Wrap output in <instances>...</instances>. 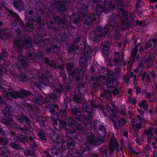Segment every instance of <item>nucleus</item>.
I'll use <instances>...</instances> for the list:
<instances>
[{
	"mask_svg": "<svg viewBox=\"0 0 157 157\" xmlns=\"http://www.w3.org/2000/svg\"><path fill=\"white\" fill-rule=\"evenodd\" d=\"M18 59L21 64L25 68H27L28 72L26 73L28 74H33L32 71L29 63L33 62L35 61L34 56L30 53L28 52L26 54L25 57L21 55L18 56Z\"/></svg>",
	"mask_w": 157,
	"mask_h": 157,
	"instance_id": "6",
	"label": "nucleus"
},
{
	"mask_svg": "<svg viewBox=\"0 0 157 157\" xmlns=\"http://www.w3.org/2000/svg\"><path fill=\"white\" fill-rule=\"evenodd\" d=\"M33 40L36 43L40 44L41 43V40H43V36L40 37L37 35L34 37Z\"/></svg>",
	"mask_w": 157,
	"mask_h": 157,
	"instance_id": "58",
	"label": "nucleus"
},
{
	"mask_svg": "<svg viewBox=\"0 0 157 157\" xmlns=\"http://www.w3.org/2000/svg\"><path fill=\"white\" fill-rule=\"evenodd\" d=\"M35 97L33 100L34 102L39 105H42L43 103L44 97L40 94L36 93L35 94Z\"/></svg>",
	"mask_w": 157,
	"mask_h": 157,
	"instance_id": "19",
	"label": "nucleus"
},
{
	"mask_svg": "<svg viewBox=\"0 0 157 157\" xmlns=\"http://www.w3.org/2000/svg\"><path fill=\"white\" fill-rule=\"evenodd\" d=\"M44 60L45 63L47 64L51 69L54 70L56 68L57 66L54 60H50L48 57H45Z\"/></svg>",
	"mask_w": 157,
	"mask_h": 157,
	"instance_id": "21",
	"label": "nucleus"
},
{
	"mask_svg": "<svg viewBox=\"0 0 157 157\" xmlns=\"http://www.w3.org/2000/svg\"><path fill=\"white\" fill-rule=\"evenodd\" d=\"M48 26L50 29H53L56 32L57 29L56 27L55 22H53L52 21H50Z\"/></svg>",
	"mask_w": 157,
	"mask_h": 157,
	"instance_id": "53",
	"label": "nucleus"
},
{
	"mask_svg": "<svg viewBox=\"0 0 157 157\" xmlns=\"http://www.w3.org/2000/svg\"><path fill=\"white\" fill-rule=\"evenodd\" d=\"M107 146L106 144H104L101 147L100 150L102 155H105V156L107 155Z\"/></svg>",
	"mask_w": 157,
	"mask_h": 157,
	"instance_id": "50",
	"label": "nucleus"
},
{
	"mask_svg": "<svg viewBox=\"0 0 157 157\" xmlns=\"http://www.w3.org/2000/svg\"><path fill=\"white\" fill-rule=\"evenodd\" d=\"M154 129V128L152 127H149L148 129L144 130L143 132V134L144 135L148 136L152 134Z\"/></svg>",
	"mask_w": 157,
	"mask_h": 157,
	"instance_id": "47",
	"label": "nucleus"
},
{
	"mask_svg": "<svg viewBox=\"0 0 157 157\" xmlns=\"http://www.w3.org/2000/svg\"><path fill=\"white\" fill-rule=\"evenodd\" d=\"M102 129V130H98L95 131V132L99 137H104L106 135V129Z\"/></svg>",
	"mask_w": 157,
	"mask_h": 157,
	"instance_id": "39",
	"label": "nucleus"
},
{
	"mask_svg": "<svg viewBox=\"0 0 157 157\" xmlns=\"http://www.w3.org/2000/svg\"><path fill=\"white\" fill-rule=\"evenodd\" d=\"M101 73H103V71L102 70H101V71H100V74L101 75V76H100V77H99L98 76H96L95 77L94 76V77H93V78L91 80V81L90 82V83L91 84L90 85V86H92V88H94L96 87L98 85L97 82L100 81H101V79H100V80L98 81H97L96 80V78L97 77L100 78L102 76H104V74H105L104 73V74H101Z\"/></svg>",
	"mask_w": 157,
	"mask_h": 157,
	"instance_id": "22",
	"label": "nucleus"
},
{
	"mask_svg": "<svg viewBox=\"0 0 157 157\" xmlns=\"http://www.w3.org/2000/svg\"><path fill=\"white\" fill-rule=\"evenodd\" d=\"M66 136L69 138L75 139L77 137V133L74 131L67 129L66 131Z\"/></svg>",
	"mask_w": 157,
	"mask_h": 157,
	"instance_id": "25",
	"label": "nucleus"
},
{
	"mask_svg": "<svg viewBox=\"0 0 157 157\" xmlns=\"http://www.w3.org/2000/svg\"><path fill=\"white\" fill-rule=\"evenodd\" d=\"M73 99L75 102L78 103H82V98L77 94L74 95Z\"/></svg>",
	"mask_w": 157,
	"mask_h": 157,
	"instance_id": "52",
	"label": "nucleus"
},
{
	"mask_svg": "<svg viewBox=\"0 0 157 157\" xmlns=\"http://www.w3.org/2000/svg\"><path fill=\"white\" fill-rule=\"evenodd\" d=\"M47 35H48V34H44L43 35V40H43V44L44 46H48L50 42V36L46 38H44V37L46 36Z\"/></svg>",
	"mask_w": 157,
	"mask_h": 157,
	"instance_id": "43",
	"label": "nucleus"
},
{
	"mask_svg": "<svg viewBox=\"0 0 157 157\" xmlns=\"http://www.w3.org/2000/svg\"><path fill=\"white\" fill-rule=\"evenodd\" d=\"M49 95L50 99L54 102H56L57 100V98L59 97L56 96V94L54 92L51 93Z\"/></svg>",
	"mask_w": 157,
	"mask_h": 157,
	"instance_id": "54",
	"label": "nucleus"
},
{
	"mask_svg": "<svg viewBox=\"0 0 157 157\" xmlns=\"http://www.w3.org/2000/svg\"><path fill=\"white\" fill-rule=\"evenodd\" d=\"M13 44L15 48V51L18 53L22 51V47L27 49L32 47V43L30 38L25 39L22 41L20 36H17V38L15 39Z\"/></svg>",
	"mask_w": 157,
	"mask_h": 157,
	"instance_id": "7",
	"label": "nucleus"
},
{
	"mask_svg": "<svg viewBox=\"0 0 157 157\" xmlns=\"http://www.w3.org/2000/svg\"><path fill=\"white\" fill-rule=\"evenodd\" d=\"M74 64L73 62L68 63L67 64V69L69 72L70 76L77 81L79 80V77L77 73V68H74Z\"/></svg>",
	"mask_w": 157,
	"mask_h": 157,
	"instance_id": "12",
	"label": "nucleus"
},
{
	"mask_svg": "<svg viewBox=\"0 0 157 157\" xmlns=\"http://www.w3.org/2000/svg\"><path fill=\"white\" fill-rule=\"evenodd\" d=\"M120 10L118 11L119 14H116L111 16L109 21V24L113 27L117 25V22L115 20H112V18H116V19H120L122 21L121 22V26L123 30L126 29L130 25V23L128 21V18L127 13L124 11V8L123 6L120 7L118 6Z\"/></svg>",
	"mask_w": 157,
	"mask_h": 157,
	"instance_id": "5",
	"label": "nucleus"
},
{
	"mask_svg": "<svg viewBox=\"0 0 157 157\" xmlns=\"http://www.w3.org/2000/svg\"><path fill=\"white\" fill-rule=\"evenodd\" d=\"M97 19L95 17V14L94 13H90L86 17L84 22V26L86 29L89 28L92 24L93 21H95Z\"/></svg>",
	"mask_w": 157,
	"mask_h": 157,
	"instance_id": "13",
	"label": "nucleus"
},
{
	"mask_svg": "<svg viewBox=\"0 0 157 157\" xmlns=\"http://www.w3.org/2000/svg\"><path fill=\"white\" fill-rule=\"evenodd\" d=\"M23 152L25 155L26 156H36V155L35 153L29 149H27L26 150H24Z\"/></svg>",
	"mask_w": 157,
	"mask_h": 157,
	"instance_id": "48",
	"label": "nucleus"
},
{
	"mask_svg": "<svg viewBox=\"0 0 157 157\" xmlns=\"http://www.w3.org/2000/svg\"><path fill=\"white\" fill-rule=\"evenodd\" d=\"M132 124L134 127L137 130H140L142 126L141 122H138L136 119H133L132 120Z\"/></svg>",
	"mask_w": 157,
	"mask_h": 157,
	"instance_id": "26",
	"label": "nucleus"
},
{
	"mask_svg": "<svg viewBox=\"0 0 157 157\" xmlns=\"http://www.w3.org/2000/svg\"><path fill=\"white\" fill-rule=\"evenodd\" d=\"M118 147V143L115 138H111L109 143V154L112 156L116 147Z\"/></svg>",
	"mask_w": 157,
	"mask_h": 157,
	"instance_id": "17",
	"label": "nucleus"
},
{
	"mask_svg": "<svg viewBox=\"0 0 157 157\" xmlns=\"http://www.w3.org/2000/svg\"><path fill=\"white\" fill-rule=\"evenodd\" d=\"M139 44H137L136 41L135 40L134 44L132 45V50L131 52V57L136 59V54L138 52Z\"/></svg>",
	"mask_w": 157,
	"mask_h": 157,
	"instance_id": "20",
	"label": "nucleus"
},
{
	"mask_svg": "<svg viewBox=\"0 0 157 157\" xmlns=\"http://www.w3.org/2000/svg\"><path fill=\"white\" fill-rule=\"evenodd\" d=\"M112 61L113 64H114L115 66H117L119 64H120L119 63L120 61V55L118 52H115L113 59Z\"/></svg>",
	"mask_w": 157,
	"mask_h": 157,
	"instance_id": "28",
	"label": "nucleus"
},
{
	"mask_svg": "<svg viewBox=\"0 0 157 157\" xmlns=\"http://www.w3.org/2000/svg\"><path fill=\"white\" fill-rule=\"evenodd\" d=\"M88 7L86 5L82 6L79 10V15L82 17H84L86 15V12Z\"/></svg>",
	"mask_w": 157,
	"mask_h": 157,
	"instance_id": "35",
	"label": "nucleus"
},
{
	"mask_svg": "<svg viewBox=\"0 0 157 157\" xmlns=\"http://www.w3.org/2000/svg\"><path fill=\"white\" fill-rule=\"evenodd\" d=\"M9 16L10 19V21L12 25L14 26H18L21 29H23V23L20 20L18 14L11 12L10 13Z\"/></svg>",
	"mask_w": 157,
	"mask_h": 157,
	"instance_id": "11",
	"label": "nucleus"
},
{
	"mask_svg": "<svg viewBox=\"0 0 157 157\" xmlns=\"http://www.w3.org/2000/svg\"><path fill=\"white\" fill-rule=\"evenodd\" d=\"M8 142V139L0 136V144L6 145Z\"/></svg>",
	"mask_w": 157,
	"mask_h": 157,
	"instance_id": "61",
	"label": "nucleus"
},
{
	"mask_svg": "<svg viewBox=\"0 0 157 157\" xmlns=\"http://www.w3.org/2000/svg\"><path fill=\"white\" fill-rule=\"evenodd\" d=\"M10 152L8 148L3 146L0 147V155L5 156H7L9 155Z\"/></svg>",
	"mask_w": 157,
	"mask_h": 157,
	"instance_id": "27",
	"label": "nucleus"
},
{
	"mask_svg": "<svg viewBox=\"0 0 157 157\" xmlns=\"http://www.w3.org/2000/svg\"><path fill=\"white\" fill-rule=\"evenodd\" d=\"M10 36L9 34H7L3 30L0 29V38L3 40H5Z\"/></svg>",
	"mask_w": 157,
	"mask_h": 157,
	"instance_id": "34",
	"label": "nucleus"
},
{
	"mask_svg": "<svg viewBox=\"0 0 157 157\" xmlns=\"http://www.w3.org/2000/svg\"><path fill=\"white\" fill-rule=\"evenodd\" d=\"M71 112L75 116L76 121L81 123L82 121V115L80 110L78 107H75L71 109Z\"/></svg>",
	"mask_w": 157,
	"mask_h": 157,
	"instance_id": "16",
	"label": "nucleus"
},
{
	"mask_svg": "<svg viewBox=\"0 0 157 157\" xmlns=\"http://www.w3.org/2000/svg\"><path fill=\"white\" fill-rule=\"evenodd\" d=\"M104 3L101 1H99L96 6V12L97 15L100 16V14L104 11Z\"/></svg>",
	"mask_w": 157,
	"mask_h": 157,
	"instance_id": "18",
	"label": "nucleus"
},
{
	"mask_svg": "<svg viewBox=\"0 0 157 157\" xmlns=\"http://www.w3.org/2000/svg\"><path fill=\"white\" fill-rule=\"evenodd\" d=\"M55 93L56 94V96L57 97H59L60 94L62 93V89L61 87L59 86L58 88L56 87L55 89Z\"/></svg>",
	"mask_w": 157,
	"mask_h": 157,
	"instance_id": "59",
	"label": "nucleus"
},
{
	"mask_svg": "<svg viewBox=\"0 0 157 157\" xmlns=\"http://www.w3.org/2000/svg\"><path fill=\"white\" fill-rule=\"evenodd\" d=\"M120 32L121 29L118 27H117L113 34L114 39L117 40L120 38Z\"/></svg>",
	"mask_w": 157,
	"mask_h": 157,
	"instance_id": "36",
	"label": "nucleus"
},
{
	"mask_svg": "<svg viewBox=\"0 0 157 157\" xmlns=\"http://www.w3.org/2000/svg\"><path fill=\"white\" fill-rule=\"evenodd\" d=\"M38 134L39 137L40 139L43 140H46V138L44 132L43 131L40 129H39Z\"/></svg>",
	"mask_w": 157,
	"mask_h": 157,
	"instance_id": "37",
	"label": "nucleus"
},
{
	"mask_svg": "<svg viewBox=\"0 0 157 157\" xmlns=\"http://www.w3.org/2000/svg\"><path fill=\"white\" fill-rule=\"evenodd\" d=\"M40 81L43 84L47 86L49 82V78L45 77L44 74H42L39 76Z\"/></svg>",
	"mask_w": 157,
	"mask_h": 157,
	"instance_id": "29",
	"label": "nucleus"
},
{
	"mask_svg": "<svg viewBox=\"0 0 157 157\" xmlns=\"http://www.w3.org/2000/svg\"><path fill=\"white\" fill-rule=\"evenodd\" d=\"M16 117L19 122L22 123L25 122L28 126H31V122L30 119L24 113H21L16 116Z\"/></svg>",
	"mask_w": 157,
	"mask_h": 157,
	"instance_id": "15",
	"label": "nucleus"
},
{
	"mask_svg": "<svg viewBox=\"0 0 157 157\" xmlns=\"http://www.w3.org/2000/svg\"><path fill=\"white\" fill-rule=\"evenodd\" d=\"M51 153L52 154L55 155H59L60 152L55 147H52L50 148Z\"/></svg>",
	"mask_w": 157,
	"mask_h": 157,
	"instance_id": "57",
	"label": "nucleus"
},
{
	"mask_svg": "<svg viewBox=\"0 0 157 157\" xmlns=\"http://www.w3.org/2000/svg\"><path fill=\"white\" fill-rule=\"evenodd\" d=\"M135 60V58L131 57V59H130L129 61L128 62L127 67L128 71H130L131 70V67L132 65L134 63Z\"/></svg>",
	"mask_w": 157,
	"mask_h": 157,
	"instance_id": "55",
	"label": "nucleus"
},
{
	"mask_svg": "<svg viewBox=\"0 0 157 157\" xmlns=\"http://www.w3.org/2000/svg\"><path fill=\"white\" fill-rule=\"evenodd\" d=\"M50 136L52 141H53L54 140H55V139L57 137L58 134L54 132H52L50 133Z\"/></svg>",
	"mask_w": 157,
	"mask_h": 157,
	"instance_id": "64",
	"label": "nucleus"
},
{
	"mask_svg": "<svg viewBox=\"0 0 157 157\" xmlns=\"http://www.w3.org/2000/svg\"><path fill=\"white\" fill-rule=\"evenodd\" d=\"M82 122V121L81 123H79V122H78L77 123L78 124L75 129H77L78 131L80 132L82 134H84L85 133L84 129L83 127L80 125Z\"/></svg>",
	"mask_w": 157,
	"mask_h": 157,
	"instance_id": "49",
	"label": "nucleus"
},
{
	"mask_svg": "<svg viewBox=\"0 0 157 157\" xmlns=\"http://www.w3.org/2000/svg\"><path fill=\"white\" fill-rule=\"evenodd\" d=\"M30 147L33 150H36L38 148V145L36 142L34 141H33L30 143Z\"/></svg>",
	"mask_w": 157,
	"mask_h": 157,
	"instance_id": "56",
	"label": "nucleus"
},
{
	"mask_svg": "<svg viewBox=\"0 0 157 157\" xmlns=\"http://www.w3.org/2000/svg\"><path fill=\"white\" fill-rule=\"evenodd\" d=\"M75 143L74 141L72 139H69L67 143V146L71 150L74 149Z\"/></svg>",
	"mask_w": 157,
	"mask_h": 157,
	"instance_id": "45",
	"label": "nucleus"
},
{
	"mask_svg": "<svg viewBox=\"0 0 157 157\" xmlns=\"http://www.w3.org/2000/svg\"><path fill=\"white\" fill-rule=\"evenodd\" d=\"M125 119L124 118H122L121 119L118 120V124L120 126L122 127L126 123Z\"/></svg>",
	"mask_w": 157,
	"mask_h": 157,
	"instance_id": "62",
	"label": "nucleus"
},
{
	"mask_svg": "<svg viewBox=\"0 0 157 157\" xmlns=\"http://www.w3.org/2000/svg\"><path fill=\"white\" fill-rule=\"evenodd\" d=\"M14 7L17 9H22L24 8V3L21 0H15L12 2Z\"/></svg>",
	"mask_w": 157,
	"mask_h": 157,
	"instance_id": "23",
	"label": "nucleus"
},
{
	"mask_svg": "<svg viewBox=\"0 0 157 157\" xmlns=\"http://www.w3.org/2000/svg\"><path fill=\"white\" fill-rule=\"evenodd\" d=\"M20 93L21 96H22L25 97H28L32 94L31 92L29 90H20Z\"/></svg>",
	"mask_w": 157,
	"mask_h": 157,
	"instance_id": "44",
	"label": "nucleus"
},
{
	"mask_svg": "<svg viewBox=\"0 0 157 157\" xmlns=\"http://www.w3.org/2000/svg\"><path fill=\"white\" fill-rule=\"evenodd\" d=\"M89 147L86 144H83L80 152L76 153L75 157H86L89 155Z\"/></svg>",
	"mask_w": 157,
	"mask_h": 157,
	"instance_id": "14",
	"label": "nucleus"
},
{
	"mask_svg": "<svg viewBox=\"0 0 157 157\" xmlns=\"http://www.w3.org/2000/svg\"><path fill=\"white\" fill-rule=\"evenodd\" d=\"M76 121V123H75L72 118L70 117L67 121L68 124L69 126L75 128L78 124L77 123L78 122Z\"/></svg>",
	"mask_w": 157,
	"mask_h": 157,
	"instance_id": "33",
	"label": "nucleus"
},
{
	"mask_svg": "<svg viewBox=\"0 0 157 157\" xmlns=\"http://www.w3.org/2000/svg\"><path fill=\"white\" fill-rule=\"evenodd\" d=\"M58 108L57 104H52L47 105L46 109H48V111L51 113H53L55 112V110L54 109H57Z\"/></svg>",
	"mask_w": 157,
	"mask_h": 157,
	"instance_id": "32",
	"label": "nucleus"
},
{
	"mask_svg": "<svg viewBox=\"0 0 157 157\" xmlns=\"http://www.w3.org/2000/svg\"><path fill=\"white\" fill-rule=\"evenodd\" d=\"M92 115V113L90 112L87 113V115H85L84 116V123L91 122V118Z\"/></svg>",
	"mask_w": 157,
	"mask_h": 157,
	"instance_id": "40",
	"label": "nucleus"
},
{
	"mask_svg": "<svg viewBox=\"0 0 157 157\" xmlns=\"http://www.w3.org/2000/svg\"><path fill=\"white\" fill-rule=\"evenodd\" d=\"M13 121L12 117H10L7 118H3L1 120L2 123L6 126H11V123Z\"/></svg>",
	"mask_w": 157,
	"mask_h": 157,
	"instance_id": "30",
	"label": "nucleus"
},
{
	"mask_svg": "<svg viewBox=\"0 0 157 157\" xmlns=\"http://www.w3.org/2000/svg\"><path fill=\"white\" fill-rule=\"evenodd\" d=\"M36 57L37 59L41 62L43 60L44 54L43 52L40 51H38L36 53Z\"/></svg>",
	"mask_w": 157,
	"mask_h": 157,
	"instance_id": "38",
	"label": "nucleus"
},
{
	"mask_svg": "<svg viewBox=\"0 0 157 157\" xmlns=\"http://www.w3.org/2000/svg\"><path fill=\"white\" fill-rule=\"evenodd\" d=\"M124 0H105V2L104 3V10H106L109 11L113 10L115 7V5L117 6L118 11L120 10V8L118 7L120 6V7H123L124 8V6L123 3Z\"/></svg>",
	"mask_w": 157,
	"mask_h": 157,
	"instance_id": "9",
	"label": "nucleus"
},
{
	"mask_svg": "<svg viewBox=\"0 0 157 157\" xmlns=\"http://www.w3.org/2000/svg\"><path fill=\"white\" fill-rule=\"evenodd\" d=\"M62 141V138L61 137L58 135L57 137L55 139V140H54L53 142H55L54 144L55 145H56L61 143Z\"/></svg>",
	"mask_w": 157,
	"mask_h": 157,
	"instance_id": "60",
	"label": "nucleus"
},
{
	"mask_svg": "<svg viewBox=\"0 0 157 157\" xmlns=\"http://www.w3.org/2000/svg\"><path fill=\"white\" fill-rule=\"evenodd\" d=\"M71 0H55L54 2V8L52 10L50 8L48 15L49 18L54 20L56 22H57L60 27H62L65 24V15L60 13L57 15L59 11L64 12L68 8L71 9Z\"/></svg>",
	"mask_w": 157,
	"mask_h": 157,
	"instance_id": "2",
	"label": "nucleus"
},
{
	"mask_svg": "<svg viewBox=\"0 0 157 157\" xmlns=\"http://www.w3.org/2000/svg\"><path fill=\"white\" fill-rule=\"evenodd\" d=\"M11 111H12V110L10 109L8 107H5V110L3 112V114L6 118H10V117H11L10 116V113Z\"/></svg>",
	"mask_w": 157,
	"mask_h": 157,
	"instance_id": "41",
	"label": "nucleus"
},
{
	"mask_svg": "<svg viewBox=\"0 0 157 157\" xmlns=\"http://www.w3.org/2000/svg\"><path fill=\"white\" fill-rule=\"evenodd\" d=\"M19 78L21 81L24 82H26L28 80L27 76L22 75L21 72L19 75Z\"/></svg>",
	"mask_w": 157,
	"mask_h": 157,
	"instance_id": "63",
	"label": "nucleus"
},
{
	"mask_svg": "<svg viewBox=\"0 0 157 157\" xmlns=\"http://www.w3.org/2000/svg\"><path fill=\"white\" fill-rule=\"evenodd\" d=\"M7 52L5 50H3L1 53H0V64L1 65H6L3 57H5L7 56Z\"/></svg>",
	"mask_w": 157,
	"mask_h": 157,
	"instance_id": "31",
	"label": "nucleus"
},
{
	"mask_svg": "<svg viewBox=\"0 0 157 157\" xmlns=\"http://www.w3.org/2000/svg\"><path fill=\"white\" fill-rule=\"evenodd\" d=\"M139 106L141 108L144 109L147 108L148 107V104L147 102L144 100H142L138 104Z\"/></svg>",
	"mask_w": 157,
	"mask_h": 157,
	"instance_id": "51",
	"label": "nucleus"
},
{
	"mask_svg": "<svg viewBox=\"0 0 157 157\" xmlns=\"http://www.w3.org/2000/svg\"><path fill=\"white\" fill-rule=\"evenodd\" d=\"M109 26L106 25L104 28H101L98 27L96 29L95 31L91 35V39L94 41L99 42L101 38L109 32Z\"/></svg>",
	"mask_w": 157,
	"mask_h": 157,
	"instance_id": "8",
	"label": "nucleus"
},
{
	"mask_svg": "<svg viewBox=\"0 0 157 157\" xmlns=\"http://www.w3.org/2000/svg\"><path fill=\"white\" fill-rule=\"evenodd\" d=\"M74 50L77 54L83 53V56L79 58V63L81 67H87L91 60L94 51L92 48L87 46L83 36H78L74 39L68 49L70 53Z\"/></svg>",
	"mask_w": 157,
	"mask_h": 157,
	"instance_id": "1",
	"label": "nucleus"
},
{
	"mask_svg": "<svg viewBox=\"0 0 157 157\" xmlns=\"http://www.w3.org/2000/svg\"><path fill=\"white\" fill-rule=\"evenodd\" d=\"M100 79L103 84L107 85L108 90H104L100 94L101 96L104 97L107 101H110L112 98V93L115 96L118 95L119 91L117 88L118 84L117 82L115 81L113 75H112L108 77L102 76L100 78L98 77L96 78V80L98 81H99Z\"/></svg>",
	"mask_w": 157,
	"mask_h": 157,
	"instance_id": "3",
	"label": "nucleus"
},
{
	"mask_svg": "<svg viewBox=\"0 0 157 157\" xmlns=\"http://www.w3.org/2000/svg\"><path fill=\"white\" fill-rule=\"evenodd\" d=\"M11 97L15 99L21 97L20 91L18 92L17 91L12 90L11 91Z\"/></svg>",
	"mask_w": 157,
	"mask_h": 157,
	"instance_id": "46",
	"label": "nucleus"
},
{
	"mask_svg": "<svg viewBox=\"0 0 157 157\" xmlns=\"http://www.w3.org/2000/svg\"><path fill=\"white\" fill-rule=\"evenodd\" d=\"M44 9L43 3L38 1L35 5V13L32 10H29L26 12L25 18L28 21L26 23V26L29 31H32L33 29V22L34 21H36V23L39 25L41 24V18L40 15L44 13Z\"/></svg>",
	"mask_w": 157,
	"mask_h": 157,
	"instance_id": "4",
	"label": "nucleus"
},
{
	"mask_svg": "<svg viewBox=\"0 0 157 157\" xmlns=\"http://www.w3.org/2000/svg\"><path fill=\"white\" fill-rule=\"evenodd\" d=\"M10 146L13 149L17 150L18 151L22 149V148L20 145L15 142L11 143L10 144Z\"/></svg>",
	"mask_w": 157,
	"mask_h": 157,
	"instance_id": "42",
	"label": "nucleus"
},
{
	"mask_svg": "<svg viewBox=\"0 0 157 157\" xmlns=\"http://www.w3.org/2000/svg\"><path fill=\"white\" fill-rule=\"evenodd\" d=\"M86 138L89 143L93 145H100L105 142L104 139L96 136L92 132L87 133Z\"/></svg>",
	"mask_w": 157,
	"mask_h": 157,
	"instance_id": "10",
	"label": "nucleus"
},
{
	"mask_svg": "<svg viewBox=\"0 0 157 157\" xmlns=\"http://www.w3.org/2000/svg\"><path fill=\"white\" fill-rule=\"evenodd\" d=\"M13 139L15 141L24 143L27 141L28 139L26 136L23 134L18 136H14Z\"/></svg>",
	"mask_w": 157,
	"mask_h": 157,
	"instance_id": "24",
	"label": "nucleus"
}]
</instances>
